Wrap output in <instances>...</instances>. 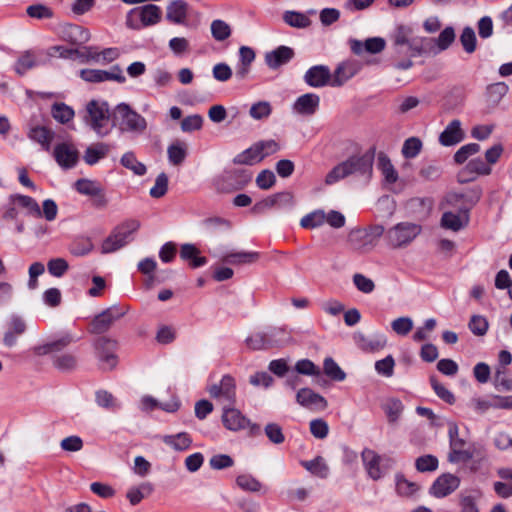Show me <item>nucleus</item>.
I'll use <instances>...</instances> for the list:
<instances>
[{"label": "nucleus", "instance_id": "nucleus-1", "mask_svg": "<svg viewBox=\"0 0 512 512\" xmlns=\"http://www.w3.org/2000/svg\"><path fill=\"white\" fill-rule=\"evenodd\" d=\"M374 158L375 148L373 147L362 154L349 157L347 160L333 167V169L326 175L325 183L327 185H332L350 175L370 177L373 171Z\"/></svg>", "mask_w": 512, "mask_h": 512}, {"label": "nucleus", "instance_id": "nucleus-2", "mask_svg": "<svg viewBox=\"0 0 512 512\" xmlns=\"http://www.w3.org/2000/svg\"><path fill=\"white\" fill-rule=\"evenodd\" d=\"M384 231L385 229L382 225H372L367 228H354L348 233L346 241L347 246L356 253L367 254L377 246Z\"/></svg>", "mask_w": 512, "mask_h": 512}, {"label": "nucleus", "instance_id": "nucleus-3", "mask_svg": "<svg viewBox=\"0 0 512 512\" xmlns=\"http://www.w3.org/2000/svg\"><path fill=\"white\" fill-rule=\"evenodd\" d=\"M111 116L113 124L118 125L121 131L143 133L147 128L145 118L126 103L118 104Z\"/></svg>", "mask_w": 512, "mask_h": 512}, {"label": "nucleus", "instance_id": "nucleus-4", "mask_svg": "<svg viewBox=\"0 0 512 512\" xmlns=\"http://www.w3.org/2000/svg\"><path fill=\"white\" fill-rule=\"evenodd\" d=\"M140 227L137 220H127L114 228L113 232L103 241L101 246L102 253H112L128 244Z\"/></svg>", "mask_w": 512, "mask_h": 512}, {"label": "nucleus", "instance_id": "nucleus-5", "mask_svg": "<svg viewBox=\"0 0 512 512\" xmlns=\"http://www.w3.org/2000/svg\"><path fill=\"white\" fill-rule=\"evenodd\" d=\"M110 115L108 104L106 102L99 103L91 100L86 105L85 123L99 136L103 137L108 134L107 124Z\"/></svg>", "mask_w": 512, "mask_h": 512}, {"label": "nucleus", "instance_id": "nucleus-6", "mask_svg": "<svg viewBox=\"0 0 512 512\" xmlns=\"http://www.w3.org/2000/svg\"><path fill=\"white\" fill-rule=\"evenodd\" d=\"M421 230V226L416 223L401 222L386 232V238L391 247L401 248L410 244Z\"/></svg>", "mask_w": 512, "mask_h": 512}, {"label": "nucleus", "instance_id": "nucleus-7", "mask_svg": "<svg viewBox=\"0 0 512 512\" xmlns=\"http://www.w3.org/2000/svg\"><path fill=\"white\" fill-rule=\"evenodd\" d=\"M448 435L450 439V452L448 460L453 463L467 462L474 457L475 449L466 448V441L459 437V429L456 423L449 424Z\"/></svg>", "mask_w": 512, "mask_h": 512}, {"label": "nucleus", "instance_id": "nucleus-8", "mask_svg": "<svg viewBox=\"0 0 512 512\" xmlns=\"http://www.w3.org/2000/svg\"><path fill=\"white\" fill-rule=\"evenodd\" d=\"M93 345L101 364V369L104 371L114 369L118 363V357L115 354L117 342L109 337L100 336L95 339Z\"/></svg>", "mask_w": 512, "mask_h": 512}, {"label": "nucleus", "instance_id": "nucleus-9", "mask_svg": "<svg viewBox=\"0 0 512 512\" xmlns=\"http://www.w3.org/2000/svg\"><path fill=\"white\" fill-rule=\"evenodd\" d=\"M128 309L113 305L96 315L89 325V332L92 334H103L107 332L113 323L123 317Z\"/></svg>", "mask_w": 512, "mask_h": 512}, {"label": "nucleus", "instance_id": "nucleus-10", "mask_svg": "<svg viewBox=\"0 0 512 512\" xmlns=\"http://www.w3.org/2000/svg\"><path fill=\"white\" fill-rule=\"evenodd\" d=\"M361 458L368 476L373 480H379L383 477L388 469L390 458H383L374 450L365 448L361 453Z\"/></svg>", "mask_w": 512, "mask_h": 512}, {"label": "nucleus", "instance_id": "nucleus-11", "mask_svg": "<svg viewBox=\"0 0 512 512\" xmlns=\"http://www.w3.org/2000/svg\"><path fill=\"white\" fill-rule=\"evenodd\" d=\"M80 77L84 81L90 83H100L104 81H117L118 83H124L126 81L119 65H114L110 71L100 69H82L80 71Z\"/></svg>", "mask_w": 512, "mask_h": 512}, {"label": "nucleus", "instance_id": "nucleus-12", "mask_svg": "<svg viewBox=\"0 0 512 512\" xmlns=\"http://www.w3.org/2000/svg\"><path fill=\"white\" fill-rule=\"evenodd\" d=\"M160 17V8L154 4H148L132 9L128 14L127 24L132 28H137V26L133 24L136 18L139 19L144 26L154 25L159 22Z\"/></svg>", "mask_w": 512, "mask_h": 512}, {"label": "nucleus", "instance_id": "nucleus-13", "mask_svg": "<svg viewBox=\"0 0 512 512\" xmlns=\"http://www.w3.org/2000/svg\"><path fill=\"white\" fill-rule=\"evenodd\" d=\"M469 211L470 207L461 206L458 213L444 212L441 217V226L454 232L465 228L469 223Z\"/></svg>", "mask_w": 512, "mask_h": 512}, {"label": "nucleus", "instance_id": "nucleus-14", "mask_svg": "<svg viewBox=\"0 0 512 512\" xmlns=\"http://www.w3.org/2000/svg\"><path fill=\"white\" fill-rule=\"evenodd\" d=\"M355 344L364 352L373 353L383 349L386 346V337L382 334L367 335L362 332H356L353 335Z\"/></svg>", "mask_w": 512, "mask_h": 512}, {"label": "nucleus", "instance_id": "nucleus-15", "mask_svg": "<svg viewBox=\"0 0 512 512\" xmlns=\"http://www.w3.org/2000/svg\"><path fill=\"white\" fill-rule=\"evenodd\" d=\"M459 484L460 479L457 476L445 473L434 481L430 488V493L437 498H442L455 491L459 487Z\"/></svg>", "mask_w": 512, "mask_h": 512}, {"label": "nucleus", "instance_id": "nucleus-16", "mask_svg": "<svg viewBox=\"0 0 512 512\" xmlns=\"http://www.w3.org/2000/svg\"><path fill=\"white\" fill-rule=\"evenodd\" d=\"M235 388L234 379L229 375H225L222 377L219 384L210 386L209 393L213 398H221L229 404H233L236 398Z\"/></svg>", "mask_w": 512, "mask_h": 512}, {"label": "nucleus", "instance_id": "nucleus-17", "mask_svg": "<svg viewBox=\"0 0 512 512\" xmlns=\"http://www.w3.org/2000/svg\"><path fill=\"white\" fill-rule=\"evenodd\" d=\"M304 80L311 87H323L327 84L331 85L332 75L327 66L316 65L307 70Z\"/></svg>", "mask_w": 512, "mask_h": 512}, {"label": "nucleus", "instance_id": "nucleus-18", "mask_svg": "<svg viewBox=\"0 0 512 512\" xmlns=\"http://www.w3.org/2000/svg\"><path fill=\"white\" fill-rule=\"evenodd\" d=\"M294 55L295 53L292 48L282 45L265 54V63L270 69L275 70L287 64Z\"/></svg>", "mask_w": 512, "mask_h": 512}, {"label": "nucleus", "instance_id": "nucleus-19", "mask_svg": "<svg viewBox=\"0 0 512 512\" xmlns=\"http://www.w3.org/2000/svg\"><path fill=\"white\" fill-rule=\"evenodd\" d=\"M222 422L226 429L238 431L247 428L250 421L236 408L224 407Z\"/></svg>", "mask_w": 512, "mask_h": 512}, {"label": "nucleus", "instance_id": "nucleus-20", "mask_svg": "<svg viewBox=\"0 0 512 512\" xmlns=\"http://www.w3.org/2000/svg\"><path fill=\"white\" fill-rule=\"evenodd\" d=\"M360 64L357 61H345L340 63L332 77L331 86L340 87L358 73Z\"/></svg>", "mask_w": 512, "mask_h": 512}, {"label": "nucleus", "instance_id": "nucleus-21", "mask_svg": "<svg viewBox=\"0 0 512 512\" xmlns=\"http://www.w3.org/2000/svg\"><path fill=\"white\" fill-rule=\"evenodd\" d=\"M54 157L61 167L69 169L76 165L78 152L72 145L61 143L55 147Z\"/></svg>", "mask_w": 512, "mask_h": 512}, {"label": "nucleus", "instance_id": "nucleus-22", "mask_svg": "<svg viewBox=\"0 0 512 512\" xmlns=\"http://www.w3.org/2000/svg\"><path fill=\"white\" fill-rule=\"evenodd\" d=\"M377 167L381 171L385 185L389 186L390 190L396 191L392 186L399 180V175L390 158L384 152L378 154Z\"/></svg>", "mask_w": 512, "mask_h": 512}, {"label": "nucleus", "instance_id": "nucleus-23", "mask_svg": "<svg viewBox=\"0 0 512 512\" xmlns=\"http://www.w3.org/2000/svg\"><path fill=\"white\" fill-rule=\"evenodd\" d=\"M465 137L458 119L452 120L439 135V142L443 146H453L460 143Z\"/></svg>", "mask_w": 512, "mask_h": 512}, {"label": "nucleus", "instance_id": "nucleus-24", "mask_svg": "<svg viewBox=\"0 0 512 512\" xmlns=\"http://www.w3.org/2000/svg\"><path fill=\"white\" fill-rule=\"evenodd\" d=\"M297 402L310 409H325L327 407L326 399L309 388H302L297 392Z\"/></svg>", "mask_w": 512, "mask_h": 512}, {"label": "nucleus", "instance_id": "nucleus-25", "mask_svg": "<svg viewBox=\"0 0 512 512\" xmlns=\"http://www.w3.org/2000/svg\"><path fill=\"white\" fill-rule=\"evenodd\" d=\"M320 103L318 95L313 93H307L300 96L294 103L293 109L296 113L301 115H313Z\"/></svg>", "mask_w": 512, "mask_h": 512}, {"label": "nucleus", "instance_id": "nucleus-26", "mask_svg": "<svg viewBox=\"0 0 512 512\" xmlns=\"http://www.w3.org/2000/svg\"><path fill=\"white\" fill-rule=\"evenodd\" d=\"M434 201L431 198H420L415 197L410 199L406 206L407 209L414 214L418 219H425L429 216L432 208H433Z\"/></svg>", "mask_w": 512, "mask_h": 512}, {"label": "nucleus", "instance_id": "nucleus-27", "mask_svg": "<svg viewBox=\"0 0 512 512\" xmlns=\"http://www.w3.org/2000/svg\"><path fill=\"white\" fill-rule=\"evenodd\" d=\"M199 254L200 250L194 244L185 243L181 245L180 257L182 260L190 261L192 268H198L207 263V259L203 256H199Z\"/></svg>", "mask_w": 512, "mask_h": 512}, {"label": "nucleus", "instance_id": "nucleus-28", "mask_svg": "<svg viewBox=\"0 0 512 512\" xmlns=\"http://www.w3.org/2000/svg\"><path fill=\"white\" fill-rule=\"evenodd\" d=\"M55 133L45 126H35L30 129L28 136L31 140L39 143L45 151H49Z\"/></svg>", "mask_w": 512, "mask_h": 512}, {"label": "nucleus", "instance_id": "nucleus-29", "mask_svg": "<svg viewBox=\"0 0 512 512\" xmlns=\"http://www.w3.org/2000/svg\"><path fill=\"white\" fill-rule=\"evenodd\" d=\"M490 173L491 167L478 157L470 160L465 168L459 173V181L461 183H465L473 179H462L463 175H489Z\"/></svg>", "mask_w": 512, "mask_h": 512}, {"label": "nucleus", "instance_id": "nucleus-30", "mask_svg": "<svg viewBox=\"0 0 512 512\" xmlns=\"http://www.w3.org/2000/svg\"><path fill=\"white\" fill-rule=\"evenodd\" d=\"M188 5L183 0H175L167 6L166 18L176 24H182L187 17Z\"/></svg>", "mask_w": 512, "mask_h": 512}, {"label": "nucleus", "instance_id": "nucleus-31", "mask_svg": "<svg viewBox=\"0 0 512 512\" xmlns=\"http://www.w3.org/2000/svg\"><path fill=\"white\" fill-rule=\"evenodd\" d=\"M63 34L67 41L75 45L84 44L90 39L89 31L84 27L75 24L66 26Z\"/></svg>", "mask_w": 512, "mask_h": 512}, {"label": "nucleus", "instance_id": "nucleus-32", "mask_svg": "<svg viewBox=\"0 0 512 512\" xmlns=\"http://www.w3.org/2000/svg\"><path fill=\"white\" fill-rule=\"evenodd\" d=\"M246 345L252 350L268 349L273 346H278V340L268 338L265 332H259L246 339Z\"/></svg>", "mask_w": 512, "mask_h": 512}, {"label": "nucleus", "instance_id": "nucleus-33", "mask_svg": "<svg viewBox=\"0 0 512 512\" xmlns=\"http://www.w3.org/2000/svg\"><path fill=\"white\" fill-rule=\"evenodd\" d=\"M163 442L176 451H184L191 446L192 439L188 433L181 432L175 435H165Z\"/></svg>", "mask_w": 512, "mask_h": 512}, {"label": "nucleus", "instance_id": "nucleus-34", "mask_svg": "<svg viewBox=\"0 0 512 512\" xmlns=\"http://www.w3.org/2000/svg\"><path fill=\"white\" fill-rule=\"evenodd\" d=\"M259 259L258 252H236L229 253L223 256L222 262L231 264V265H239V264H249L254 263Z\"/></svg>", "mask_w": 512, "mask_h": 512}, {"label": "nucleus", "instance_id": "nucleus-35", "mask_svg": "<svg viewBox=\"0 0 512 512\" xmlns=\"http://www.w3.org/2000/svg\"><path fill=\"white\" fill-rule=\"evenodd\" d=\"M72 342L73 338L70 335H66L56 341H52L36 347L35 352L37 355H47L53 352L61 351Z\"/></svg>", "mask_w": 512, "mask_h": 512}, {"label": "nucleus", "instance_id": "nucleus-36", "mask_svg": "<svg viewBox=\"0 0 512 512\" xmlns=\"http://www.w3.org/2000/svg\"><path fill=\"white\" fill-rule=\"evenodd\" d=\"M120 163L126 169L132 171L135 175L143 176L147 168L146 166L137 160L135 154L132 151L126 152L122 155Z\"/></svg>", "mask_w": 512, "mask_h": 512}, {"label": "nucleus", "instance_id": "nucleus-37", "mask_svg": "<svg viewBox=\"0 0 512 512\" xmlns=\"http://www.w3.org/2000/svg\"><path fill=\"white\" fill-rule=\"evenodd\" d=\"M262 160H263V154H260V152L257 149V147L255 146V144H253L251 147H249L245 151L238 154L234 158L233 162L235 164H240V165H253V164L259 163Z\"/></svg>", "mask_w": 512, "mask_h": 512}, {"label": "nucleus", "instance_id": "nucleus-38", "mask_svg": "<svg viewBox=\"0 0 512 512\" xmlns=\"http://www.w3.org/2000/svg\"><path fill=\"white\" fill-rule=\"evenodd\" d=\"M167 154L170 163L179 166L187 156V145L184 142L177 141L168 147Z\"/></svg>", "mask_w": 512, "mask_h": 512}, {"label": "nucleus", "instance_id": "nucleus-39", "mask_svg": "<svg viewBox=\"0 0 512 512\" xmlns=\"http://www.w3.org/2000/svg\"><path fill=\"white\" fill-rule=\"evenodd\" d=\"M77 357L71 353L58 354L53 357V366L60 371H72L77 367Z\"/></svg>", "mask_w": 512, "mask_h": 512}, {"label": "nucleus", "instance_id": "nucleus-40", "mask_svg": "<svg viewBox=\"0 0 512 512\" xmlns=\"http://www.w3.org/2000/svg\"><path fill=\"white\" fill-rule=\"evenodd\" d=\"M302 465L317 477L326 478L329 474V467L321 456H317L311 461H303Z\"/></svg>", "mask_w": 512, "mask_h": 512}, {"label": "nucleus", "instance_id": "nucleus-41", "mask_svg": "<svg viewBox=\"0 0 512 512\" xmlns=\"http://www.w3.org/2000/svg\"><path fill=\"white\" fill-rule=\"evenodd\" d=\"M109 152V146L105 143H98L86 149L84 160L89 165L96 164L101 158L105 157Z\"/></svg>", "mask_w": 512, "mask_h": 512}, {"label": "nucleus", "instance_id": "nucleus-42", "mask_svg": "<svg viewBox=\"0 0 512 512\" xmlns=\"http://www.w3.org/2000/svg\"><path fill=\"white\" fill-rule=\"evenodd\" d=\"M419 490V485L405 478L402 474L396 475V491L400 496L410 497Z\"/></svg>", "mask_w": 512, "mask_h": 512}, {"label": "nucleus", "instance_id": "nucleus-43", "mask_svg": "<svg viewBox=\"0 0 512 512\" xmlns=\"http://www.w3.org/2000/svg\"><path fill=\"white\" fill-rule=\"evenodd\" d=\"M283 20L295 28H306L311 25V20L305 14L296 11H286Z\"/></svg>", "mask_w": 512, "mask_h": 512}, {"label": "nucleus", "instance_id": "nucleus-44", "mask_svg": "<svg viewBox=\"0 0 512 512\" xmlns=\"http://www.w3.org/2000/svg\"><path fill=\"white\" fill-rule=\"evenodd\" d=\"M14 201H17L23 208L27 209V213L33 217L40 218L42 217V212L40 206L30 196L17 194L12 197Z\"/></svg>", "mask_w": 512, "mask_h": 512}, {"label": "nucleus", "instance_id": "nucleus-45", "mask_svg": "<svg viewBox=\"0 0 512 512\" xmlns=\"http://www.w3.org/2000/svg\"><path fill=\"white\" fill-rule=\"evenodd\" d=\"M51 113L53 118L62 124L68 123L74 117V110L65 103L53 104Z\"/></svg>", "mask_w": 512, "mask_h": 512}, {"label": "nucleus", "instance_id": "nucleus-46", "mask_svg": "<svg viewBox=\"0 0 512 512\" xmlns=\"http://www.w3.org/2000/svg\"><path fill=\"white\" fill-rule=\"evenodd\" d=\"M295 370L299 374L316 376L318 383H320V380H322L321 370L309 359H302L297 361L295 364Z\"/></svg>", "mask_w": 512, "mask_h": 512}, {"label": "nucleus", "instance_id": "nucleus-47", "mask_svg": "<svg viewBox=\"0 0 512 512\" xmlns=\"http://www.w3.org/2000/svg\"><path fill=\"white\" fill-rule=\"evenodd\" d=\"M236 484L240 489L248 492H259L262 488L261 482L250 474L237 476Z\"/></svg>", "mask_w": 512, "mask_h": 512}, {"label": "nucleus", "instance_id": "nucleus-48", "mask_svg": "<svg viewBox=\"0 0 512 512\" xmlns=\"http://www.w3.org/2000/svg\"><path fill=\"white\" fill-rule=\"evenodd\" d=\"M326 220V214L322 210H316L313 211L307 215H305L301 221L300 225L303 228H316L325 223Z\"/></svg>", "mask_w": 512, "mask_h": 512}, {"label": "nucleus", "instance_id": "nucleus-49", "mask_svg": "<svg viewBox=\"0 0 512 512\" xmlns=\"http://www.w3.org/2000/svg\"><path fill=\"white\" fill-rule=\"evenodd\" d=\"M272 113V106L268 101L254 103L249 110V115L255 120L268 118Z\"/></svg>", "mask_w": 512, "mask_h": 512}, {"label": "nucleus", "instance_id": "nucleus-50", "mask_svg": "<svg viewBox=\"0 0 512 512\" xmlns=\"http://www.w3.org/2000/svg\"><path fill=\"white\" fill-rule=\"evenodd\" d=\"M264 432L269 441L275 445H280L285 441V435L282 427L278 423H268L264 427Z\"/></svg>", "mask_w": 512, "mask_h": 512}, {"label": "nucleus", "instance_id": "nucleus-51", "mask_svg": "<svg viewBox=\"0 0 512 512\" xmlns=\"http://www.w3.org/2000/svg\"><path fill=\"white\" fill-rule=\"evenodd\" d=\"M211 34L217 41H224L231 35L230 26L223 20L217 19L211 23Z\"/></svg>", "mask_w": 512, "mask_h": 512}, {"label": "nucleus", "instance_id": "nucleus-52", "mask_svg": "<svg viewBox=\"0 0 512 512\" xmlns=\"http://www.w3.org/2000/svg\"><path fill=\"white\" fill-rule=\"evenodd\" d=\"M412 35V29L409 26L406 25H399L395 29L392 39L393 43L396 46L401 45H408L410 48L412 47V44L410 42V38Z\"/></svg>", "mask_w": 512, "mask_h": 512}, {"label": "nucleus", "instance_id": "nucleus-53", "mask_svg": "<svg viewBox=\"0 0 512 512\" xmlns=\"http://www.w3.org/2000/svg\"><path fill=\"white\" fill-rule=\"evenodd\" d=\"M422 149V141L417 137H410L405 140L402 147V154L407 159L415 158Z\"/></svg>", "mask_w": 512, "mask_h": 512}, {"label": "nucleus", "instance_id": "nucleus-54", "mask_svg": "<svg viewBox=\"0 0 512 512\" xmlns=\"http://www.w3.org/2000/svg\"><path fill=\"white\" fill-rule=\"evenodd\" d=\"M324 373L336 381H343L346 377L344 371L332 358H326L324 360Z\"/></svg>", "mask_w": 512, "mask_h": 512}, {"label": "nucleus", "instance_id": "nucleus-55", "mask_svg": "<svg viewBox=\"0 0 512 512\" xmlns=\"http://www.w3.org/2000/svg\"><path fill=\"white\" fill-rule=\"evenodd\" d=\"M152 491V486L149 483H143L138 488H131L126 497L128 498L131 505H137L145 497V494H149Z\"/></svg>", "mask_w": 512, "mask_h": 512}, {"label": "nucleus", "instance_id": "nucleus-56", "mask_svg": "<svg viewBox=\"0 0 512 512\" xmlns=\"http://www.w3.org/2000/svg\"><path fill=\"white\" fill-rule=\"evenodd\" d=\"M470 331L476 336H483L487 333L489 324L485 317L473 315L468 323Z\"/></svg>", "mask_w": 512, "mask_h": 512}, {"label": "nucleus", "instance_id": "nucleus-57", "mask_svg": "<svg viewBox=\"0 0 512 512\" xmlns=\"http://www.w3.org/2000/svg\"><path fill=\"white\" fill-rule=\"evenodd\" d=\"M480 151V145L477 143H469L462 146L455 154L454 161L457 164H463L470 156Z\"/></svg>", "mask_w": 512, "mask_h": 512}, {"label": "nucleus", "instance_id": "nucleus-58", "mask_svg": "<svg viewBox=\"0 0 512 512\" xmlns=\"http://www.w3.org/2000/svg\"><path fill=\"white\" fill-rule=\"evenodd\" d=\"M101 187V184L97 181L89 179H79L75 182V189L83 195L92 196L97 193V189Z\"/></svg>", "mask_w": 512, "mask_h": 512}, {"label": "nucleus", "instance_id": "nucleus-59", "mask_svg": "<svg viewBox=\"0 0 512 512\" xmlns=\"http://www.w3.org/2000/svg\"><path fill=\"white\" fill-rule=\"evenodd\" d=\"M494 386L500 391H512V378L505 369H497L494 375Z\"/></svg>", "mask_w": 512, "mask_h": 512}, {"label": "nucleus", "instance_id": "nucleus-60", "mask_svg": "<svg viewBox=\"0 0 512 512\" xmlns=\"http://www.w3.org/2000/svg\"><path fill=\"white\" fill-rule=\"evenodd\" d=\"M415 466L419 472L434 471L438 467V459L433 455H424L416 459Z\"/></svg>", "mask_w": 512, "mask_h": 512}, {"label": "nucleus", "instance_id": "nucleus-61", "mask_svg": "<svg viewBox=\"0 0 512 512\" xmlns=\"http://www.w3.org/2000/svg\"><path fill=\"white\" fill-rule=\"evenodd\" d=\"M460 42L467 53H473L476 49V35L471 27H465L460 36Z\"/></svg>", "mask_w": 512, "mask_h": 512}, {"label": "nucleus", "instance_id": "nucleus-62", "mask_svg": "<svg viewBox=\"0 0 512 512\" xmlns=\"http://www.w3.org/2000/svg\"><path fill=\"white\" fill-rule=\"evenodd\" d=\"M49 273L54 277L63 276L68 268V262L63 258H54L47 263Z\"/></svg>", "mask_w": 512, "mask_h": 512}, {"label": "nucleus", "instance_id": "nucleus-63", "mask_svg": "<svg viewBox=\"0 0 512 512\" xmlns=\"http://www.w3.org/2000/svg\"><path fill=\"white\" fill-rule=\"evenodd\" d=\"M394 366V358L391 355H388L384 359L376 361L375 370L380 375H383L385 377H391L394 373Z\"/></svg>", "mask_w": 512, "mask_h": 512}, {"label": "nucleus", "instance_id": "nucleus-64", "mask_svg": "<svg viewBox=\"0 0 512 512\" xmlns=\"http://www.w3.org/2000/svg\"><path fill=\"white\" fill-rule=\"evenodd\" d=\"M26 13L31 18L36 19H49L53 16V11L43 4H34L28 6Z\"/></svg>", "mask_w": 512, "mask_h": 512}]
</instances>
